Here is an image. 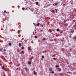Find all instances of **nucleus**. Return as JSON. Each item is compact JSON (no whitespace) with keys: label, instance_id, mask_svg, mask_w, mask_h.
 <instances>
[{"label":"nucleus","instance_id":"58836bf2","mask_svg":"<svg viewBox=\"0 0 76 76\" xmlns=\"http://www.w3.org/2000/svg\"><path fill=\"white\" fill-rule=\"evenodd\" d=\"M1 60H0V63H1Z\"/></svg>","mask_w":76,"mask_h":76},{"label":"nucleus","instance_id":"7ed1b4c3","mask_svg":"<svg viewBox=\"0 0 76 76\" xmlns=\"http://www.w3.org/2000/svg\"><path fill=\"white\" fill-rule=\"evenodd\" d=\"M71 32L72 33H73L74 32V30H73V29H72L71 30Z\"/></svg>","mask_w":76,"mask_h":76},{"label":"nucleus","instance_id":"ea45409f","mask_svg":"<svg viewBox=\"0 0 76 76\" xmlns=\"http://www.w3.org/2000/svg\"><path fill=\"white\" fill-rule=\"evenodd\" d=\"M54 41H55V40H56V39H54Z\"/></svg>","mask_w":76,"mask_h":76},{"label":"nucleus","instance_id":"cd10ccee","mask_svg":"<svg viewBox=\"0 0 76 76\" xmlns=\"http://www.w3.org/2000/svg\"><path fill=\"white\" fill-rule=\"evenodd\" d=\"M42 27H44V25L42 24Z\"/></svg>","mask_w":76,"mask_h":76},{"label":"nucleus","instance_id":"b1692460","mask_svg":"<svg viewBox=\"0 0 76 76\" xmlns=\"http://www.w3.org/2000/svg\"><path fill=\"white\" fill-rule=\"evenodd\" d=\"M22 53H23V54H24V51H21Z\"/></svg>","mask_w":76,"mask_h":76},{"label":"nucleus","instance_id":"c03bdc74","mask_svg":"<svg viewBox=\"0 0 76 76\" xmlns=\"http://www.w3.org/2000/svg\"><path fill=\"white\" fill-rule=\"evenodd\" d=\"M67 73H69V72H67Z\"/></svg>","mask_w":76,"mask_h":76},{"label":"nucleus","instance_id":"f03ea898","mask_svg":"<svg viewBox=\"0 0 76 76\" xmlns=\"http://www.w3.org/2000/svg\"><path fill=\"white\" fill-rule=\"evenodd\" d=\"M24 69L26 71H28V69H27V67H26Z\"/></svg>","mask_w":76,"mask_h":76},{"label":"nucleus","instance_id":"c85d7f7f","mask_svg":"<svg viewBox=\"0 0 76 76\" xmlns=\"http://www.w3.org/2000/svg\"><path fill=\"white\" fill-rule=\"evenodd\" d=\"M4 13H6V10L4 11Z\"/></svg>","mask_w":76,"mask_h":76},{"label":"nucleus","instance_id":"f704fd0d","mask_svg":"<svg viewBox=\"0 0 76 76\" xmlns=\"http://www.w3.org/2000/svg\"><path fill=\"white\" fill-rule=\"evenodd\" d=\"M2 51V50L1 49H0V51Z\"/></svg>","mask_w":76,"mask_h":76},{"label":"nucleus","instance_id":"6ab92c4d","mask_svg":"<svg viewBox=\"0 0 76 76\" xmlns=\"http://www.w3.org/2000/svg\"><path fill=\"white\" fill-rule=\"evenodd\" d=\"M44 56H42V58H44Z\"/></svg>","mask_w":76,"mask_h":76},{"label":"nucleus","instance_id":"9d476101","mask_svg":"<svg viewBox=\"0 0 76 76\" xmlns=\"http://www.w3.org/2000/svg\"><path fill=\"white\" fill-rule=\"evenodd\" d=\"M17 51L18 52H19V51H20V50H19V49H17Z\"/></svg>","mask_w":76,"mask_h":76},{"label":"nucleus","instance_id":"4468645a","mask_svg":"<svg viewBox=\"0 0 76 76\" xmlns=\"http://www.w3.org/2000/svg\"><path fill=\"white\" fill-rule=\"evenodd\" d=\"M56 31H57L58 32V31H59V29L58 28H57V29H56Z\"/></svg>","mask_w":76,"mask_h":76},{"label":"nucleus","instance_id":"dca6fc26","mask_svg":"<svg viewBox=\"0 0 76 76\" xmlns=\"http://www.w3.org/2000/svg\"><path fill=\"white\" fill-rule=\"evenodd\" d=\"M52 13H54V10H53L52 11Z\"/></svg>","mask_w":76,"mask_h":76},{"label":"nucleus","instance_id":"bb28decb","mask_svg":"<svg viewBox=\"0 0 76 76\" xmlns=\"http://www.w3.org/2000/svg\"><path fill=\"white\" fill-rule=\"evenodd\" d=\"M31 58V59H33V58H34V57L32 56V57Z\"/></svg>","mask_w":76,"mask_h":76},{"label":"nucleus","instance_id":"6e6552de","mask_svg":"<svg viewBox=\"0 0 76 76\" xmlns=\"http://www.w3.org/2000/svg\"><path fill=\"white\" fill-rule=\"evenodd\" d=\"M36 5H38V2H36Z\"/></svg>","mask_w":76,"mask_h":76},{"label":"nucleus","instance_id":"37998d69","mask_svg":"<svg viewBox=\"0 0 76 76\" xmlns=\"http://www.w3.org/2000/svg\"><path fill=\"white\" fill-rule=\"evenodd\" d=\"M53 6H55V5H54V4H53Z\"/></svg>","mask_w":76,"mask_h":76},{"label":"nucleus","instance_id":"c756f323","mask_svg":"<svg viewBox=\"0 0 76 76\" xmlns=\"http://www.w3.org/2000/svg\"><path fill=\"white\" fill-rule=\"evenodd\" d=\"M4 51H6V50L5 49H4Z\"/></svg>","mask_w":76,"mask_h":76},{"label":"nucleus","instance_id":"f257e3e1","mask_svg":"<svg viewBox=\"0 0 76 76\" xmlns=\"http://www.w3.org/2000/svg\"><path fill=\"white\" fill-rule=\"evenodd\" d=\"M34 74L35 75H37V72H35V71H34Z\"/></svg>","mask_w":76,"mask_h":76},{"label":"nucleus","instance_id":"79ce46f5","mask_svg":"<svg viewBox=\"0 0 76 76\" xmlns=\"http://www.w3.org/2000/svg\"><path fill=\"white\" fill-rule=\"evenodd\" d=\"M62 39H64V37H63V38H62Z\"/></svg>","mask_w":76,"mask_h":76},{"label":"nucleus","instance_id":"393cba45","mask_svg":"<svg viewBox=\"0 0 76 76\" xmlns=\"http://www.w3.org/2000/svg\"><path fill=\"white\" fill-rule=\"evenodd\" d=\"M53 59L54 60H56V58H53Z\"/></svg>","mask_w":76,"mask_h":76},{"label":"nucleus","instance_id":"ddd939ff","mask_svg":"<svg viewBox=\"0 0 76 76\" xmlns=\"http://www.w3.org/2000/svg\"><path fill=\"white\" fill-rule=\"evenodd\" d=\"M64 26H67L68 25V24H64Z\"/></svg>","mask_w":76,"mask_h":76},{"label":"nucleus","instance_id":"0eeeda50","mask_svg":"<svg viewBox=\"0 0 76 76\" xmlns=\"http://www.w3.org/2000/svg\"><path fill=\"white\" fill-rule=\"evenodd\" d=\"M28 64H31V62L30 61H29L28 62Z\"/></svg>","mask_w":76,"mask_h":76},{"label":"nucleus","instance_id":"de8ad7c7","mask_svg":"<svg viewBox=\"0 0 76 76\" xmlns=\"http://www.w3.org/2000/svg\"><path fill=\"white\" fill-rule=\"evenodd\" d=\"M41 31H42V30Z\"/></svg>","mask_w":76,"mask_h":76},{"label":"nucleus","instance_id":"39448f33","mask_svg":"<svg viewBox=\"0 0 76 76\" xmlns=\"http://www.w3.org/2000/svg\"><path fill=\"white\" fill-rule=\"evenodd\" d=\"M2 69L4 70H5V69H4V66L2 67Z\"/></svg>","mask_w":76,"mask_h":76},{"label":"nucleus","instance_id":"4be33fe9","mask_svg":"<svg viewBox=\"0 0 76 76\" xmlns=\"http://www.w3.org/2000/svg\"><path fill=\"white\" fill-rule=\"evenodd\" d=\"M59 72L61 71V69L59 68Z\"/></svg>","mask_w":76,"mask_h":76},{"label":"nucleus","instance_id":"aec40b11","mask_svg":"<svg viewBox=\"0 0 76 76\" xmlns=\"http://www.w3.org/2000/svg\"><path fill=\"white\" fill-rule=\"evenodd\" d=\"M43 41H45V38H43Z\"/></svg>","mask_w":76,"mask_h":76},{"label":"nucleus","instance_id":"9b49d317","mask_svg":"<svg viewBox=\"0 0 76 76\" xmlns=\"http://www.w3.org/2000/svg\"><path fill=\"white\" fill-rule=\"evenodd\" d=\"M56 67H59V66L56 65Z\"/></svg>","mask_w":76,"mask_h":76},{"label":"nucleus","instance_id":"1a4fd4ad","mask_svg":"<svg viewBox=\"0 0 76 76\" xmlns=\"http://www.w3.org/2000/svg\"><path fill=\"white\" fill-rule=\"evenodd\" d=\"M21 43H19V46L20 47H21Z\"/></svg>","mask_w":76,"mask_h":76},{"label":"nucleus","instance_id":"2f4dec72","mask_svg":"<svg viewBox=\"0 0 76 76\" xmlns=\"http://www.w3.org/2000/svg\"><path fill=\"white\" fill-rule=\"evenodd\" d=\"M22 49H24V47H22Z\"/></svg>","mask_w":76,"mask_h":76},{"label":"nucleus","instance_id":"2eb2a0df","mask_svg":"<svg viewBox=\"0 0 76 76\" xmlns=\"http://www.w3.org/2000/svg\"><path fill=\"white\" fill-rule=\"evenodd\" d=\"M39 24H40L39 23H38L37 25V26H39Z\"/></svg>","mask_w":76,"mask_h":76},{"label":"nucleus","instance_id":"a878e982","mask_svg":"<svg viewBox=\"0 0 76 76\" xmlns=\"http://www.w3.org/2000/svg\"><path fill=\"white\" fill-rule=\"evenodd\" d=\"M22 10H25V8L23 7L22 8Z\"/></svg>","mask_w":76,"mask_h":76},{"label":"nucleus","instance_id":"09e8293b","mask_svg":"<svg viewBox=\"0 0 76 76\" xmlns=\"http://www.w3.org/2000/svg\"><path fill=\"white\" fill-rule=\"evenodd\" d=\"M43 53H44V52H43Z\"/></svg>","mask_w":76,"mask_h":76},{"label":"nucleus","instance_id":"72a5a7b5","mask_svg":"<svg viewBox=\"0 0 76 76\" xmlns=\"http://www.w3.org/2000/svg\"><path fill=\"white\" fill-rule=\"evenodd\" d=\"M53 41V39H51V40H50V41Z\"/></svg>","mask_w":76,"mask_h":76},{"label":"nucleus","instance_id":"20e7f679","mask_svg":"<svg viewBox=\"0 0 76 76\" xmlns=\"http://www.w3.org/2000/svg\"><path fill=\"white\" fill-rule=\"evenodd\" d=\"M49 71H51V70H52V69L51 68H49Z\"/></svg>","mask_w":76,"mask_h":76},{"label":"nucleus","instance_id":"473e14b6","mask_svg":"<svg viewBox=\"0 0 76 76\" xmlns=\"http://www.w3.org/2000/svg\"><path fill=\"white\" fill-rule=\"evenodd\" d=\"M69 73H70V74H71L72 73V72H69Z\"/></svg>","mask_w":76,"mask_h":76},{"label":"nucleus","instance_id":"f8f14e48","mask_svg":"<svg viewBox=\"0 0 76 76\" xmlns=\"http://www.w3.org/2000/svg\"><path fill=\"white\" fill-rule=\"evenodd\" d=\"M51 73H52L53 74V73H54V71H52V72H51Z\"/></svg>","mask_w":76,"mask_h":76},{"label":"nucleus","instance_id":"a211bd4d","mask_svg":"<svg viewBox=\"0 0 76 76\" xmlns=\"http://www.w3.org/2000/svg\"><path fill=\"white\" fill-rule=\"evenodd\" d=\"M55 10L56 13H57V9H56Z\"/></svg>","mask_w":76,"mask_h":76},{"label":"nucleus","instance_id":"a18cd8bd","mask_svg":"<svg viewBox=\"0 0 76 76\" xmlns=\"http://www.w3.org/2000/svg\"><path fill=\"white\" fill-rule=\"evenodd\" d=\"M75 24H76V22H75Z\"/></svg>","mask_w":76,"mask_h":76},{"label":"nucleus","instance_id":"4c0bfd02","mask_svg":"<svg viewBox=\"0 0 76 76\" xmlns=\"http://www.w3.org/2000/svg\"><path fill=\"white\" fill-rule=\"evenodd\" d=\"M71 16H73V15H72Z\"/></svg>","mask_w":76,"mask_h":76},{"label":"nucleus","instance_id":"7c9ffc66","mask_svg":"<svg viewBox=\"0 0 76 76\" xmlns=\"http://www.w3.org/2000/svg\"><path fill=\"white\" fill-rule=\"evenodd\" d=\"M57 3H55V6H56V5H57Z\"/></svg>","mask_w":76,"mask_h":76},{"label":"nucleus","instance_id":"e433bc0d","mask_svg":"<svg viewBox=\"0 0 76 76\" xmlns=\"http://www.w3.org/2000/svg\"><path fill=\"white\" fill-rule=\"evenodd\" d=\"M61 33H63V31H61L60 34H61Z\"/></svg>","mask_w":76,"mask_h":76},{"label":"nucleus","instance_id":"423d86ee","mask_svg":"<svg viewBox=\"0 0 76 76\" xmlns=\"http://www.w3.org/2000/svg\"><path fill=\"white\" fill-rule=\"evenodd\" d=\"M67 21V19H65V20H64V22H66Z\"/></svg>","mask_w":76,"mask_h":76},{"label":"nucleus","instance_id":"49530a36","mask_svg":"<svg viewBox=\"0 0 76 76\" xmlns=\"http://www.w3.org/2000/svg\"><path fill=\"white\" fill-rule=\"evenodd\" d=\"M73 18H75V17H73Z\"/></svg>","mask_w":76,"mask_h":76},{"label":"nucleus","instance_id":"412c9836","mask_svg":"<svg viewBox=\"0 0 76 76\" xmlns=\"http://www.w3.org/2000/svg\"><path fill=\"white\" fill-rule=\"evenodd\" d=\"M28 50H30V51H31V50H32V49L30 48H28Z\"/></svg>","mask_w":76,"mask_h":76},{"label":"nucleus","instance_id":"f3484780","mask_svg":"<svg viewBox=\"0 0 76 76\" xmlns=\"http://www.w3.org/2000/svg\"><path fill=\"white\" fill-rule=\"evenodd\" d=\"M35 38H38V37L37 36H34Z\"/></svg>","mask_w":76,"mask_h":76},{"label":"nucleus","instance_id":"5701e85b","mask_svg":"<svg viewBox=\"0 0 76 76\" xmlns=\"http://www.w3.org/2000/svg\"><path fill=\"white\" fill-rule=\"evenodd\" d=\"M9 45L10 46L12 45V44L11 43H10L9 44Z\"/></svg>","mask_w":76,"mask_h":76},{"label":"nucleus","instance_id":"c9c22d12","mask_svg":"<svg viewBox=\"0 0 76 76\" xmlns=\"http://www.w3.org/2000/svg\"><path fill=\"white\" fill-rule=\"evenodd\" d=\"M73 21V22H76V20H74Z\"/></svg>","mask_w":76,"mask_h":76},{"label":"nucleus","instance_id":"a19ab883","mask_svg":"<svg viewBox=\"0 0 76 76\" xmlns=\"http://www.w3.org/2000/svg\"><path fill=\"white\" fill-rule=\"evenodd\" d=\"M63 6H65V4H64Z\"/></svg>","mask_w":76,"mask_h":76}]
</instances>
